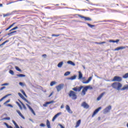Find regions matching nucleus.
Returning a JSON list of instances; mask_svg holds the SVG:
<instances>
[{
	"instance_id": "nucleus-1",
	"label": "nucleus",
	"mask_w": 128,
	"mask_h": 128,
	"mask_svg": "<svg viewBox=\"0 0 128 128\" xmlns=\"http://www.w3.org/2000/svg\"><path fill=\"white\" fill-rule=\"evenodd\" d=\"M82 89L81 94L82 96H86V92H88V90H92V87L90 86H76L75 88H72V90H74V92H80V90H82Z\"/></svg>"
},
{
	"instance_id": "nucleus-2",
	"label": "nucleus",
	"mask_w": 128,
	"mask_h": 128,
	"mask_svg": "<svg viewBox=\"0 0 128 128\" xmlns=\"http://www.w3.org/2000/svg\"><path fill=\"white\" fill-rule=\"evenodd\" d=\"M111 86L114 90H120V88H122V84L120 82H114L112 84Z\"/></svg>"
},
{
	"instance_id": "nucleus-3",
	"label": "nucleus",
	"mask_w": 128,
	"mask_h": 128,
	"mask_svg": "<svg viewBox=\"0 0 128 128\" xmlns=\"http://www.w3.org/2000/svg\"><path fill=\"white\" fill-rule=\"evenodd\" d=\"M68 96L69 98H70L74 100H76V98H78L76 92L74 91L70 90L68 93Z\"/></svg>"
},
{
	"instance_id": "nucleus-4",
	"label": "nucleus",
	"mask_w": 128,
	"mask_h": 128,
	"mask_svg": "<svg viewBox=\"0 0 128 128\" xmlns=\"http://www.w3.org/2000/svg\"><path fill=\"white\" fill-rule=\"evenodd\" d=\"M122 80V78L120 76H115L112 80V82H120Z\"/></svg>"
},
{
	"instance_id": "nucleus-5",
	"label": "nucleus",
	"mask_w": 128,
	"mask_h": 128,
	"mask_svg": "<svg viewBox=\"0 0 128 128\" xmlns=\"http://www.w3.org/2000/svg\"><path fill=\"white\" fill-rule=\"evenodd\" d=\"M64 84H60L56 86V88L58 92H60L62 88H64Z\"/></svg>"
},
{
	"instance_id": "nucleus-6",
	"label": "nucleus",
	"mask_w": 128,
	"mask_h": 128,
	"mask_svg": "<svg viewBox=\"0 0 128 128\" xmlns=\"http://www.w3.org/2000/svg\"><path fill=\"white\" fill-rule=\"evenodd\" d=\"M18 94L19 96H20V98H22V100H24L26 102H28V104H30V102H28V100H26V98H24V96H22V94L19 92V93H18Z\"/></svg>"
},
{
	"instance_id": "nucleus-7",
	"label": "nucleus",
	"mask_w": 128,
	"mask_h": 128,
	"mask_svg": "<svg viewBox=\"0 0 128 128\" xmlns=\"http://www.w3.org/2000/svg\"><path fill=\"white\" fill-rule=\"evenodd\" d=\"M76 16H79V18H84L85 20H89V21L92 20V18H90L85 17L79 14H76Z\"/></svg>"
},
{
	"instance_id": "nucleus-8",
	"label": "nucleus",
	"mask_w": 128,
	"mask_h": 128,
	"mask_svg": "<svg viewBox=\"0 0 128 128\" xmlns=\"http://www.w3.org/2000/svg\"><path fill=\"white\" fill-rule=\"evenodd\" d=\"M100 110H102V107H99L97 109H96L94 112H93V114H92V118H94V116L96 115V114H97L98 112H100Z\"/></svg>"
},
{
	"instance_id": "nucleus-9",
	"label": "nucleus",
	"mask_w": 128,
	"mask_h": 128,
	"mask_svg": "<svg viewBox=\"0 0 128 128\" xmlns=\"http://www.w3.org/2000/svg\"><path fill=\"white\" fill-rule=\"evenodd\" d=\"M26 106H27L28 108H29V110H30V112H32V114H33L34 116H36V112L34 110V109H32V107H30V105H28V104H26Z\"/></svg>"
},
{
	"instance_id": "nucleus-10",
	"label": "nucleus",
	"mask_w": 128,
	"mask_h": 128,
	"mask_svg": "<svg viewBox=\"0 0 128 128\" xmlns=\"http://www.w3.org/2000/svg\"><path fill=\"white\" fill-rule=\"evenodd\" d=\"M82 106L84 108H90V106H88V104L86 102H83Z\"/></svg>"
},
{
	"instance_id": "nucleus-11",
	"label": "nucleus",
	"mask_w": 128,
	"mask_h": 128,
	"mask_svg": "<svg viewBox=\"0 0 128 128\" xmlns=\"http://www.w3.org/2000/svg\"><path fill=\"white\" fill-rule=\"evenodd\" d=\"M54 100L46 102L44 104H43V106H44V108H46V106H48V104H54Z\"/></svg>"
},
{
	"instance_id": "nucleus-12",
	"label": "nucleus",
	"mask_w": 128,
	"mask_h": 128,
	"mask_svg": "<svg viewBox=\"0 0 128 128\" xmlns=\"http://www.w3.org/2000/svg\"><path fill=\"white\" fill-rule=\"evenodd\" d=\"M104 94H106V92H103L102 93V94L97 98V100H100L102 99V96H104Z\"/></svg>"
},
{
	"instance_id": "nucleus-13",
	"label": "nucleus",
	"mask_w": 128,
	"mask_h": 128,
	"mask_svg": "<svg viewBox=\"0 0 128 128\" xmlns=\"http://www.w3.org/2000/svg\"><path fill=\"white\" fill-rule=\"evenodd\" d=\"M110 110H112V106H109L104 110V112H108Z\"/></svg>"
},
{
	"instance_id": "nucleus-14",
	"label": "nucleus",
	"mask_w": 128,
	"mask_h": 128,
	"mask_svg": "<svg viewBox=\"0 0 128 128\" xmlns=\"http://www.w3.org/2000/svg\"><path fill=\"white\" fill-rule=\"evenodd\" d=\"M60 114H62V112H58L57 114H56L52 118V122H54V120H56V118H58V116H60Z\"/></svg>"
},
{
	"instance_id": "nucleus-15",
	"label": "nucleus",
	"mask_w": 128,
	"mask_h": 128,
	"mask_svg": "<svg viewBox=\"0 0 128 128\" xmlns=\"http://www.w3.org/2000/svg\"><path fill=\"white\" fill-rule=\"evenodd\" d=\"M66 110L68 112H69V114H72V111L70 110V108L68 105L66 106Z\"/></svg>"
},
{
	"instance_id": "nucleus-16",
	"label": "nucleus",
	"mask_w": 128,
	"mask_h": 128,
	"mask_svg": "<svg viewBox=\"0 0 128 128\" xmlns=\"http://www.w3.org/2000/svg\"><path fill=\"white\" fill-rule=\"evenodd\" d=\"M16 112L23 120H24V115H22V112H20V110H16Z\"/></svg>"
},
{
	"instance_id": "nucleus-17",
	"label": "nucleus",
	"mask_w": 128,
	"mask_h": 128,
	"mask_svg": "<svg viewBox=\"0 0 128 128\" xmlns=\"http://www.w3.org/2000/svg\"><path fill=\"white\" fill-rule=\"evenodd\" d=\"M14 34H16V31L15 30V31H13L12 32H10V33H8L7 34L8 36H14Z\"/></svg>"
},
{
	"instance_id": "nucleus-18",
	"label": "nucleus",
	"mask_w": 128,
	"mask_h": 128,
	"mask_svg": "<svg viewBox=\"0 0 128 128\" xmlns=\"http://www.w3.org/2000/svg\"><path fill=\"white\" fill-rule=\"evenodd\" d=\"M128 90V84H126L124 86V87L121 88H120V90Z\"/></svg>"
},
{
	"instance_id": "nucleus-19",
	"label": "nucleus",
	"mask_w": 128,
	"mask_h": 128,
	"mask_svg": "<svg viewBox=\"0 0 128 128\" xmlns=\"http://www.w3.org/2000/svg\"><path fill=\"white\" fill-rule=\"evenodd\" d=\"M92 76H90V77H89L88 78V80H86V82H82V84H88V82L90 81V80H92Z\"/></svg>"
},
{
	"instance_id": "nucleus-20",
	"label": "nucleus",
	"mask_w": 128,
	"mask_h": 128,
	"mask_svg": "<svg viewBox=\"0 0 128 128\" xmlns=\"http://www.w3.org/2000/svg\"><path fill=\"white\" fill-rule=\"evenodd\" d=\"M16 24V22H14L10 26H8L7 28L6 29V30H8L10 28H12V26H14Z\"/></svg>"
},
{
	"instance_id": "nucleus-21",
	"label": "nucleus",
	"mask_w": 128,
	"mask_h": 128,
	"mask_svg": "<svg viewBox=\"0 0 128 128\" xmlns=\"http://www.w3.org/2000/svg\"><path fill=\"white\" fill-rule=\"evenodd\" d=\"M20 104H22V106L23 107V108L24 110H26V105H24V103H22V101H20V100H18Z\"/></svg>"
},
{
	"instance_id": "nucleus-22",
	"label": "nucleus",
	"mask_w": 128,
	"mask_h": 128,
	"mask_svg": "<svg viewBox=\"0 0 128 128\" xmlns=\"http://www.w3.org/2000/svg\"><path fill=\"white\" fill-rule=\"evenodd\" d=\"M126 48L124 46L118 47L114 49V50H124Z\"/></svg>"
},
{
	"instance_id": "nucleus-23",
	"label": "nucleus",
	"mask_w": 128,
	"mask_h": 128,
	"mask_svg": "<svg viewBox=\"0 0 128 128\" xmlns=\"http://www.w3.org/2000/svg\"><path fill=\"white\" fill-rule=\"evenodd\" d=\"M46 126L48 128H51L50 127V122L48 120H46Z\"/></svg>"
},
{
	"instance_id": "nucleus-24",
	"label": "nucleus",
	"mask_w": 128,
	"mask_h": 128,
	"mask_svg": "<svg viewBox=\"0 0 128 128\" xmlns=\"http://www.w3.org/2000/svg\"><path fill=\"white\" fill-rule=\"evenodd\" d=\"M81 120H79L76 123V126H75V128H78V126H80V124Z\"/></svg>"
},
{
	"instance_id": "nucleus-25",
	"label": "nucleus",
	"mask_w": 128,
	"mask_h": 128,
	"mask_svg": "<svg viewBox=\"0 0 128 128\" xmlns=\"http://www.w3.org/2000/svg\"><path fill=\"white\" fill-rule=\"evenodd\" d=\"M67 63L69 64H71V66H76V64H74V62H72V61L68 60V61Z\"/></svg>"
},
{
	"instance_id": "nucleus-26",
	"label": "nucleus",
	"mask_w": 128,
	"mask_h": 128,
	"mask_svg": "<svg viewBox=\"0 0 128 128\" xmlns=\"http://www.w3.org/2000/svg\"><path fill=\"white\" fill-rule=\"evenodd\" d=\"M16 104H18V106H19L20 110H22V105L20 104V102H16Z\"/></svg>"
},
{
	"instance_id": "nucleus-27",
	"label": "nucleus",
	"mask_w": 128,
	"mask_h": 128,
	"mask_svg": "<svg viewBox=\"0 0 128 128\" xmlns=\"http://www.w3.org/2000/svg\"><path fill=\"white\" fill-rule=\"evenodd\" d=\"M16 76H18V78H24L26 75L24 74H16Z\"/></svg>"
},
{
	"instance_id": "nucleus-28",
	"label": "nucleus",
	"mask_w": 128,
	"mask_h": 128,
	"mask_svg": "<svg viewBox=\"0 0 128 128\" xmlns=\"http://www.w3.org/2000/svg\"><path fill=\"white\" fill-rule=\"evenodd\" d=\"M78 74V78L79 80H81V78H82V72H79Z\"/></svg>"
},
{
	"instance_id": "nucleus-29",
	"label": "nucleus",
	"mask_w": 128,
	"mask_h": 128,
	"mask_svg": "<svg viewBox=\"0 0 128 128\" xmlns=\"http://www.w3.org/2000/svg\"><path fill=\"white\" fill-rule=\"evenodd\" d=\"M62 64H64V62H59L58 64V68H62Z\"/></svg>"
},
{
	"instance_id": "nucleus-30",
	"label": "nucleus",
	"mask_w": 128,
	"mask_h": 128,
	"mask_svg": "<svg viewBox=\"0 0 128 128\" xmlns=\"http://www.w3.org/2000/svg\"><path fill=\"white\" fill-rule=\"evenodd\" d=\"M10 42L9 40H6L5 42H4L3 43H2V44H0V48L1 46H2L6 44V42Z\"/></svg>"
},
{
	"instance_id": "nucleus-31",
	"label": "nucleus",
	"mask_w": 128,
	"mask_h": 128,
	"mask_svg": "<svg viewBox=\"0 0 128 128\" xmlns=\"http://www.w3.org/2000/svg\"><path fill=\"white\" fill-rule=\"evenodd\" d=\"M4 124L6 126L7 128H13L12 126L8 125L6 122H4Z\"/></svg>"
},
{
	"instance_id": "nucleus-32",
	"label": "nucleus",
	"mask_w": 128,
	"mask_h": 128,
	"mask_svg": "<svg viewBox=\"0 0 128 128\" xmlns=\"http://www.w3.org/2000/svg\"><path fill=\"white\" fill-rule=\"evenodd\" d=\"M122 78H128V73H126L123 75Z\"/></svg>"
},
{
	"instance_id": "nucleus-33",
	"label": "nucleus",
	"mask_w": 128,
	"mask_h": 128,
	"mask_svg": "<svg viewBox=\"0 0 128 128\" xmlns=\"http://www.w3.org/2000/svg\"><path fill=\"white\" fill-rule=\"evenodd\" d=\"M76 76L74 75V76H71L70 78V80H76Z\"/></svg>"
},
{
	"instance_id": "nucleus-34",
	"label": "nucleus",
	"mask_w": 128,
	"mask_h": 128,
	"mask_svg": "<svg viewBox=\"0 0 128 128\" xmlns=\"http://www.w3.org/2000/svg\"><path fill=\"white\" fill-rule=\"evenodd\" d=\"M86 24L89 26L90 28H94L95 26L94 25H92L91 24H90L87 23Z\"/></svg>"
},
{
	"instance_id": "nucleus-35",
	"label": "nucleus",
	"mask_w": 128,
	"mask_h": 128,
	"mask_svg": "<svg viewBox=\"0 0 128 128\" xmlns=\"http://www.w3.org/2000/svg\"><path fill=\"white\" fill-rule=\"evenodd\" d=\"M18 26H15L12 29H11L10 30V32H12V30H18Z\"/></svg>"
},
{
	"instance_id": "nucleus-36",
	"label": "nucleus",
	"mask_w": 128,
	"mask_h": 128,
	"mask_svg": "<svg viewBox=\"0 0 128 128\" xmlns=\"http://www.w3.org/2000/svg\"><path fill=\"white\" fill-rule=\"evenodd\" d=\"M20 92H22V94H24V96H26V92H24V90H20Z\"/></svg>"
},
{
	"instance_id": "nucleus-37",
	"label": "nucleus",
	"mask_w": 128,
	"mask_h": 128,
	"mask_svg": "<svg viewBox=\"0 0 128 128\" xmlns=\"http://www.w3.org/2000/svg\"><path fill=\"white\" fill-rule=\"evenodd\" d=\"M70 74V72H66L64 73V76H68Z\"/></svg>"
},
{
	"instance_id": "nucleus-38",
	"label": "nucleus",
	"mask_w": 128,
	"mask_h": 128,
	"mask_svg": "<svg viewBox=\"0 0 128 128\" xmlns=\"http://www.w3.org/2000/svg\"><path fill=\"white\" fill-rule=\"evenodd\" d=\"M16 70H18V72H22V70H20V68L18 67V66H16L15 67Z\"/></svg>"
},
{
	"instance_id": "nucleus-39",
	"label": "nucleus",
	"mask_w": 128,
	"mask_h": 128,
	"mask_svg": "<svg viewBox=\"0 0 128 128\" xmlns=\"http://www.w3.org/2000/svg\"><path fill=\"white\" fill-rule=\"evenodd\" d=\"M10 16V13H7L6 14H3V16L4 18H6V16Z\"/></svg>"
},
{
	"instance_id": "nucleus-40",
	"label": "nucleus",
	"mask_w": 128,
	"mask_h": 128,
	"mask_svg": "<svg viewBox=\"0 0 128 128\" xmlns=\"http://www.w3.org/2000/svg\"><path fill=\"white\" fill-rule=\"evenodd\" d=\"M106 42H95V44H106Z\"/></svg>"
},
{
	"instance_id": "nucleus-41",
	"label": "nucleus",
	"mask_w": 128,
	"mask_h": 128,
	"mask_svg": "<svg viewBox=\"0 0 128 128\" xmlns=\"http://www.w3.org/2000/svg\"><path fill=\"white\" fill-rule=\"evenodd\" d=\"M54 84H56V82L54 81L52 82L50 84L51 86H52Z\"/></svg>"
},
{
	"instance_id": "nucleus-42",
	"label": "nucleus",
	"mask_w": 128,
	"mask_h": 128,
	"mask_svg": "<svg viewBox=\"0 0 128 128\" xmlns=\"http://www.w3.org/2000/svg\"><path fill=\"white\" fill-rule=\"evenodd\" d=\"M9 72L10 74H12V76L14 74V72L12 70H10Z\"/></svg>"
},
{
	"instance_id": "nucleus-43",
	"label": "nucleus",
	"mask_w": 128,
	"mask_h": 128,
	"mask_svg": "<svg viewBox=\"0 0 128 128\" xmlns=\"http://www.w3.org/2000/svg\"><path fill=\"white\" fill-rule=\"evenodd\" d=\"M7 96H8V95H6L4 96L3 98H2L1 99H0V102L4 100V98H7Z\"/></svg>"
},
{
	"instance_id": "nucleus-44",
	"label": "nucleus",
	"mask_w": 128,
	"mask_h": 128,
	"mask_svg": "<svg viewBox=\"0 0 128 128\" xmlns=\"http://www.w3.org/2000/svg\"><path fill=\"white\" fill-rule=\"evenodd\" d=\"M3 120H10V118L6 117V118H4Z\"/></svg>"
},
{
	"instance_id": "nucleus-45",
	"label": "nucleus",
	"mask_w": 128,
	"mask_h": 128,
	"mask_svg": "<svg viewBox=\"0 0 128 128\" xmlns=\"http://www.w3.org/2000/svg\"><path fill=\"white\" fill-rule=\"evenodd\" d=\"M60 36V34H52V36Z\"/></svg>"
},
{
	"instance_id": "nucleus-46",
	"label": "nucleus",
	"mask_w": 128,
	"mask_h": 128,
	"mask_svg": "<svg viewBox=\"0 0 128 128\" xmlns=\"http://www.w3.org/2000/svg\"><path fill=\"white\" fill-rule=\"evenodd\" d=\"M10 102V100H8L5 102H4V104L6 105V104H8V102Z\"/></svg>"
},
{
	"instance_id": "nucleus-47",
	"label": "nucleus",
	"mask_w": 128,
	"mask_h": 128,
	"mask_svg": "<svg viewBox=\"0 0 128 128\" xmlns=\"http://www.w3.org/2000/svg\"><path fill=\"white\" fill-rule=\"evenodd\" d=\"M19 84L20 86H24V83L22 82H19Z\"/></svg>"
},
{
	"instance_id": "nucleus-48",
	"label": "nucleus",
	"mask_w": 128,
	"mask_h": 128,
	"mask_svg": "<svg viewBox=\"0 0 128 128\" xmlns=\"http://www.w3.org/2000/svg\"><path fill=\"white\" fill-rule=\"evenodd\" d=\"M7 106H10V108H14V106H12V105L10 104H8Z\"/></svg>"
},
{
	"instance_id": "nucleus-49",
	"label": "nucleus",
	"mask_w": 128,
	"mask_h": 128,
	"mask_svg": "<svg viewBox=\"0 0 128 128\" xmlns=\"http://www.w3.org/2000/svg\"><path fill=\"white\" fill-rule=\"evenodd\" d=\"M40 126L44 127V126H46V124L42 123V124H40Z\"/></svg>"
},
{
	"instance_id": "nucleus-50",
	"label": "nucleus",
	"mask_w": 128,
	"mask_h": 128,
	"mask_svg": "<svg viewBox=\"0 0 128 128\" xmlns=\"http://www.w3.org/2000/svg\"><path fill=\"white\" fill-rule=\"evenodd\" d=\"M8 86V83H5V84H2V86Z\"/></svg>"
},
{
	"instance_id": "nucleus-51",
	"label": "nucleus",
	"mask_w": 128,
	"mask_h": 128,
	"mask_svg": "<svg viewBox=\"0 0 128 128\" xmlns=\"http://www.w3.org/2000/svg\"><path fill=\"white\" fill-rule=\"evenodd\" d=\"M6 88V86H3L0 88V90H4Z\"/></svg>"
},
{
	"instance_id": "nucleus-52",
	"label": "nucleus",
	"mask_w": 128,
	"mask_h": 128,
	"mask_svg": "<svg viewBox=\"0 0 128 128\" xmlns=\"http://www.w3.org/2000/svg\"><path fill=\"white\" fill-rule=\"evenodd\" d=\"M109 42H116L115 40H110Z\"/></svg>"
},
{
	"instance_id": "nucleus-53",
	"label": "nucleus",
	"mask_w": 128,
	"mask_h": 128,
	"mask_svg": "<svg viewBox=\"0 0 128 128\" xmlns=\"http://www.w3.org/2000/svg\"><path fill=\"white\" fill-rule=\"evenodd\" d=\"M52 94H54L52 92L50 94V96H48V98H50V96H52Z\"/></svg>"
},
{
	"instance_id": "nucleus-54",
	"label": "nucleus",
	"mask_w": 128,
	"mask_h": 128,
	"mask_svg": "<svg viewBox=\"0 0 128 128\" xmlns=\"http://www.w3.org/2000/svg\"><path fill=\"white\" fill-rule=\"evenodd\" d=\"M120 42V40H115V42Z\"/></svg>"
},
{
	"instance_id": "nucleus-55",
	"label": "nucleus",
	"mask_w": 128,
	"mask_h": 128,
	"mask_svg": "<svg viewBox=\"0 0 128 128\" xmlns=\"http://www.w3.org/2000/svg\"><path fill=\"white\" fill-rule=\"evenodd\" d=\"M60 126L61 128H64V126H62V125L60 124Z\"/></svg>"
},
{
	"instance_id": "nucleus-56",
	"label": "nucleus",
	"mask_w": 128,
	"mask_h": 128,
	"mask_svg": "<svg viewBox=\"0 0 128 128\" xmlns=\"http://www.w3.org/2000/svg\"><path fill=\"white\" fill-rule=\"evenodd\" d=\"M64 108V106L62 105L60 106V108Z\"/></svg>"
},
{
	"instance_id": "nucleus-57",
	"label": "nucleus",
	"mask_w": 128,
	"mask_h": 128,
	"mask_svg": "<svg viewBox=\"0 0 128 128\" xmlns=\"http://www.w3.org/2000/svg\"><path fill=\"white\" fill-rule=\"evenodd\" d=\"M42 56H46V54H44L42 55Z\"/></svg>"
},
{
	"instance_id": "nucleus-58",
	"label": "nucleus",
	"mask_w": 128,
	"mask_h": 128,
	"mask_svg": "<svg viewBox=\"0 0 128 128\" xmlns=\"http://www.w3.org/2000/svg\"><path fill=\"white\" fill-rule=\"evenodd\" d=\"M2 6V4H0V8Z\"/></svg>"
},
{
	"instance_id": "nucleus-59",
	"label": "nucleus",
	"mask_w": 128,
	"mask_h": 128,
	"mask_svg": "<svg viewBox=\"0 0 128 128\" xmlns=\"http://www.w3.org/2000/svg\"><path fill=\"white\" fill-rule=\"evenodd\" d=\"M2 38H1L0 39V42H2Z\"/></svg>"
},
{
	"instance_id": "nucleus-60",
	"label": "nucleus",
	"mask_w": 128,
	"mask_h": 128,
	"mask_svg": "<svg viewBox=\"0 0 128 128\" xmlns=\"http://www.w3.org/2000/svg\"><path fill=\"white\" fill-rule=\"evenodd\" d=\"M26 25H22L21 26H24Z\"/></svg>"
},
{
	"instance_id": "nucleus-61",
	"label": "nucleus",
	"mask_w": 128,
	"mask_h": 128,
	"mask_svg": "<svg viewBox=\"0 0 128 128\" xmlns=\"http://www.w3.org/2000/svg\"><path fill=\"white\" fill-rule=\"evenodd\" d=\"M2 32H0V34H2Z\"/></svg>"
},
{
	"instance_id": "nucleus-62",
	"label": "nucleus",
	"mask_w": 128,
	"mask_h": 128,
	"mask_svg": "<svg viewBox=\"0 0 128 128\" xmlns=\"http://www.w3.org/2000/svg\"><path fill=\"white\" fill-rule=\"evenodd\" d=\"M10 4H12V2H10Z\"/></svg>"
},
{
	"instance_id": "nucleus-63",
	"label": "nucleus",
	"mask_w": 128,
	"mask_h": 128,
	"mask_svg": "<svg viewBox=\"0 0 128 128\" xmlns=\"http://www.w3.org/2000/svg\"><path fill=\"white\" fill-rule=\"evenodd\" d=\"M20 0V2H22V0Z\"/></svg>"
},
{
	"instance_id": "nucleus-64",
	"label": "nucleus",
	"mask_w": 128,
	"mask_h": 128,
	"mask_svg": "<svg viewBox=\"0 0 128 128\" xmlns=\"http://www.w3.org/2000/svg\"><path fill=\"white\" fill-rule=\"evenodd\" d=\"M56 6H58V4H56Z\"/></svg>"
}]
</instances>
